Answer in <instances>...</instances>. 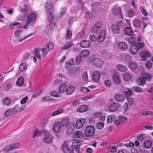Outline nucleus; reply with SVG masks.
<instances>
[{
    "instance_id": "obj_1",
    "label": "nucleus",
    "mask_w": 153,
    "mask_h": 153,
    "mask_svg": "<svg viewBox=\"0 0 153 153\" xmlns=\"http://www.w3.org/2000/svg\"><path fill=\"white\" fill-rule=\"evenodd\" d=\"M45 8L48 16L49 26L50 27L53 28L55 25L56 18V17L52 13L54 8L52 2L51 1H48L46 3Z\"/></svg>"
},
{
    "instance_id": "obj_2",
    "label": "nucleus",
    "mask_w": 153,
    "mask_h": 153,
    "mask_svg": "<svg viewBox=\"0 0 153 153\" xmlns=\"http://www.w3.org/2000/svg\"><path fill=\"white\" fill-rule=\"evenodd\" d=\"M36 14L34 12H30L27 14H25V24L22 26V28L26 29L27 26L34 23L36 21Z\"/></svg>"
},
{
    "instance_id": "obj_3",
    "label": "nucleus",
    "mask_w": 153,
    "mask_h": 153,
    "mask_svg": "<svg viewBox=\"0 0 153 153\" xmlns=\"http://www.w3.org/2000/svg\"><path fill=\"white\" fill-rule=\"evenodd\" d=\"M14 37L17 38V41L21 42L25 39L32 35V34L25 35L24 33L22 30H16L14 33Z\"/></svg>"
},
{
    "instance_id": "obj_4",
    "label": "nucleus",
    "mask_w": 153,
    "mask_h": 153,
    "mask_svg": "<svg viewBox=\"0 0 153 153\" xmlns=\"http://www.w3.org/2000/svg\"><path fill=\"white\" fill-rule=\"evenodd\" d=\"M144 46V44L142 43H135L130 47L129 49V52L132 54H134L137 53L139 49L143 48Z\"/></svg>"
},
{
    "instance_id": "obj_5",
    "label": "nucleus",
    "mask_w": 153,
    "mask_h": 153,
    "mask_svg": "<svg viewBox=\"0 0 153 153\" xmlns=\"http://www.w3.org/2000/svg\"><path fill=\"white\" fill-rule=\"evenodd\" d=\"M95 131V128L93 125H89L86 127L85 130V134L87 137L93 136Z\"/></svg>"
},
{
    "instance_id": "obj_6",
    "label": "nucleus",
    "mask_w": 153,
    "mask_h": 153,
    "mask_svg": "<svg viewBox=\"0 0 153 153\" xmlns=\"http://www.w3.org/2000/svg\"><path fill=\"white\" fill-rule=\"evenodd\" d=\"M102 26V23L99 22L96 23L91 28V31L93 33H97L101 28Z\"/></svg>"
},
{
    "instance_id": "obj_7",
    "label": "nucleus",
    "mask_w": 153,
    "mask_h": 153,
    "mask_svg": "<svg viewBox=\"0 0 153 153\" xmlns=\"http://www.w3.org/2000/svg\"><path fill=\"white\" fill-rule=\"evenodd\" d=\"M44 132L45 136L44 138V141L48 144L51 143L53 139V137L46 131H45Z\"/></svg>"
},
{
    "instance_id": "obj_8",
    "label": "nucleus",
    "mask_w": 153,
    "mask_h": 153,
    "mask_svg": "<svg viewBox=\"0 0 153 153\" xmlns=\"http://www.w3.org/2000/svg\"><path fill=\"white\" fill-rule=\"evenodd\" d=\"M106 32L105 30H102L100 32L97 36V41L99 42H102L105 39Z\"/></svg>"
},
{
    "instance_id": "obj_9",
    "label": "nucleus",
    "mask_w": 153,
    "mask_h": 153,
    "mask_svg": "<svg viewBox=\"0 0 153 153\" xmlns=\"http://www.w3.org/2000/svg\"><path fill=\"white\" fill-rule=\"evenodd\" d=\"M20 146V144L19 143H16L11 144L9 146H7L4 149V151H7L13 150L16 148H18Z\"/></svg>"
},
{
    "instance_id": "obj_10",
    "label": "nucleus",
    "mask_w": 153,
    "mask_h": 153,
    "mask_svg": "<svg viewBox=\"0 0 153 153\" xmlns=\"http://www.w3.org/2000/svg\"><path fill=\"white\" fill-rule=\"evenodd\" d=\"M65 131L68 134H71L74 130L75 127L74 124L72 123H70L66 126Z\"/></svg>"
},
{
    "instance_id": "obj_11",
    "label": "nucleus",
    "mask_w": 153,
    "mask_h": 153,
    "mask_svg": "<svg viewBox=\"0 0 153 153\" xmlns=\"http://www.w3.org/2000/svg\"><path fill=\"white\" fill-rule=\"evenodd\" d=\"M119 107V104L117 102L113 103L109 106V111L111 112H114L117 110Z\"/></svg>"
},
{
    "instance_id": "obj_12",
    "label": "nucleus",
    "mask_w": 153,
    "mask_h": 153,
    "mask_svg": "<svg viewBox=\"0 0 153 153\" xmlns=\"http://www.w3.org/2000/svg\"><path fill=\"white\" fill-rule=\"evenodd\" d=\"M85 121V119L84 118H81L76 121L75 124V127L78 129L81 128L83 126Z\"/></svg>"
},
{
    "instance_id": "obj_13",
    "label": "nucleus",
    "mask_w": 153,
    "mask_h": 153,
    "mask_svg": "<svg viewBox=\"0 0 153 153\" xmlns=\"http://www.w3.org/2000/svg\"><path fill=\"white\" fill-rule=\"evenodd\" d=\"M62 149L64 153H73L74 152L73 150L71 149L66 144L62 145Z\"/></svg>"
},
{
    "instance_id": "obj_14",
    "label": "nucleus",
    "mask_w": 153,
    "mask_h": 153,
    "mask_svg": "<svg viewBox=\"0 0 153 153\" xmlns=\"http://www.w3.org/2000/svg\"><path fill=\"white\" fill-rule=\"evenodd\" d=\"M140 54L141 55V60L143 61H146L147 60V57H149L151 56V53L149 51H147L145 52H141Z\"/></svg>"
},
{
    "instance_id": "obj_15",
    "label": "nucleus",
    "mask_w": 153,
    "mask_h": 153,
    "mask_svg": "<svg viewBox=\"0 0 153 153\" xmlns=\"http://www.w3.org/2000/svg\"><path fill=\"white\" fill-rule=\"evenodd\" d=\"M101 56L105 59H109L111 58V55L108 51L103 50L101 52Z\"/></svg>"
},
{
    "instance_id": "obj_16",
    "label": "nucleus",
    "mask_w": 153,
    "mask_h": 153,
    "mask_svg": "<svg viewBox=\"0 0 153 153\" xmlns=\"http://www.w3.org/2000/svg\"><path fill=\"white\" fill-rule=\"evenodd\" d=\"M118 46L119 48L123 51H124L128 48L127 44L123 42H120L118 44Z\"/></svg>"
},
{
    "instance_id": "obj_17",
    "label": "nucleus",
    "mask_w": 153,
    "mask_h": 153,
    "mask_svg": "<svg viewBox=\"0 0 153 153\" xmlns=\"http://www.w3.org/2000/svg\"><path fill=\"white\" fill-rule=\"evenodd\" d=\"M118 24V23L117 24H113L111 27L112 31L115 33H118L120 32V27Z\"/></svg>"
},
{
    "instance_id": "obj_18",
    "label": "nucleus",
    "mask_w": 153,
    "mask_h": 153,
    "mask_svg": "<svg viewBox=\"0 0 153 153\" xmlns=\"http://www.w3.org/2000/svg\"><path fill=\"white\" fill-rule=\"evenodd\" d=\"M91 45V42L89 40H83L82 41L80 44V46L83 48H88Z\"/></svg>"
},
{
    "instance_id": "obj_19",
    "label": "nucleus",
    "mask_w": 153,
    "mask_h": 153,
    "mask_svg": "<svg viewBox=\"0 0 153 153\" xmlns=\"http://www.w3.org/2000/svg\"><path fill=\"white\" fill-rule=\"evenodd\" d=\"M112 78L114 82L117 84H119L120 81V78L117 73H114L113 75Z\"/></svg>"
},
{
    "instance_id": "obj_20",
    "label": "nucleus",
    "mask_w": 153,
    "mask_h": 153,
    "mask_svg": "<svg viewBox=\"0 0 153 153\" xmlns=\"http://www.w3.org/2000/svg\"><path fill=\"white\" fill-rule=\"evenodd\" d=\"M133 26L135 27H140L141 25V22L138 18H135L132 21Z\"/></svg>"
},
{
    "instance_id": "obj_21",
    "label": "nucleus",
    "mask_w": 153,
    "mask_h": 153,
    "mask_svg": "<svg viewBox=\"0 0 153 153\" xmlns=\"http://www.w3.org/2000/svg\"><path fill=\"white\" fill-rule=\"evenodd\" d=\"M61 125L59 122L55 123L53 126V129L54 131L55 132H59L61 130Z\"/></svg>"
},
{
    "instance_id": "obj_22",
    "label": "nucleus",
    "mask_w": 153,
    "mask_h": 153,
    "mask_svg": "<svg viewBox=\"0 0 153 153\" xmlns=\"http://www.w3.org/2000/svg\"><path fill=\"white\" fill-rule=\"evenodd\" d=\"M115 99L117 101L122 102L125 100L126 98L124 95L121 94H118L116 95Z\"/></svg>"
},
{
    "instance_id": "obj_23",
    "label": "nucleus",
    "mask_w": 153,
    "mask_h": 153,
    "mask_svg": "<svg viewBox=\"0 0 153 153\" xmlns=\"http://www.w3.org/2000/svg\"><path fill=\"white\" fill-rule=\"evenodd\" d=\"M100 78V74L99 72L97 71H94L93 73V80L97 82L98 81Z\"/></svg>"
},
{
    "instance_id": "obj_24",
    "label": "nucleus",
    "mask_w": 153,
    "mask_h": 153,
    "mask_svg": "<svg viewBox=\"0 0 153 153\" xmlns=\"http://www.w3.org/2000/svg\"><path fill=\"white\" fill-rule=\"evenodd\" d=\"M61 126L63 127L67 126L69 123V119L66 117L62 118L60 123Z\"/></svg>"
},
{
    "instance_id": "obj_25",
    "label": "nucleus",
    "mask_w": 153,
    "mask_h": 153,
    "mask_svg": "<svg viewBox=\"0 0 153 153\" xmlns=\"http://www.w3.org/2000/svg\"><path fill=\"white\" fill-rule=\"evenodd\" d=\"M94 64L96 66L100 67L103 65V62L101 59L99 58H96L94 60Z\"/></svg>"
},
{
    "instance_id": "obj_26",
    "label": "nucleus",
    "mask_w": 153,
    "mask_h": 153,
    "mask_svg": "<svg viewBox=\"0 0 153 153\" xmlns=\"http://www.w3.org/2000/svg\"><path fill=\"white\" fill-rule=\"evenodd\" d=\"M88 109L87 105H83L79 106L77 109V112L82 113L86 111Z\"/></svg>"
},
{
    "instance_id": "obj_27",
    "label": "nucleus",
    "mask_w": 153,
    "mask_h": 153,
    "mask_svg": "<svg viewBox=\"0 0 153 153\" xmlns=\"http://www.w3.org/2000/svg\"><path fill=\"white\" fill-rule=\"evenodd\" d=\"M112 13L114 15L117 16L121 14V10L118 7H114L112 10Z\"/></svg>"
},
{
    "instance_id": "obj_28",
    "label": "nucleus",
    "mask_w": 153,
    "mask_h": 153,
    "mask_svg": "<svg viewBox=\"0 0 153 153\" xmlns=\"http://www.w3.org/2000/svg\"><path fill=\"white\" fill-rule=\"evenodd\" d=\"M63 111V109L62 108H61L60 109H57L55 111L50 113L49 114L50 116H54L56 115L62 113Z\"/></svg>"
},
{
    "instance_id": "obj_29",
    "label": "nucleus",
    "mask_w": 153,
    "mask_h": 153,
    "mask_svg": "<svg viewBox=\"0 0 153 153\" xmlns=\"http://www.w3.org/2000/svg\"><path fill=\"white\" fill-rule=\"evenodd\" d=\"M117 69L120 71L124 72L127 71V68L123 65H118L116 66Z\"/></svg>"
},
{
    "instance_id": "obj_30",
    "label": "nucleus",
    "mask_w": 153,
    "mask_h": 153,
    "mask_svg": "<svg viewBox=\"0 0 153 153\" xmlns=\"http://www.w3.org/2000/svg\"><path fill=\"white\" fill-rule=\"evenodd\" d=\"M75 90V88L73 86L68 87L66 90V93L68 95L72 94Z\"/></svg>"
},
{
    "instance_id": "obj_31",
    "label": "nucleus",
    "mask_w": 153,
    "mask_h": 153,
    "mask_svg": "<svg viewBox=\"0 0 153 153\" xmlns=\"http://www.w3.org/2000/svg\"><path fill=\"white\" fill-rule=\"evenodd\" d=\"M144 146L147 149L150 148L152 146V142L150 140H146L144 142Z\"/></svg>"
},
{
    "instance_id": "obj_32",
    "label": "nucleus",
    "mask_w": 153,
    "mask_h": 153,
    "mask_svg": "<svg viewBox=\"0 0 153 153\" xmlns=\"http://www.w3.org/2000/svg\"><path fill=\"white\" fill-rule=\"evenodd\" d=\"M137 82L138 85H143L145 83V79L144 78V77L141 76L137 79Z\"/></svg>"
},
{
    "instance_id": "obj_33",
    "label": "nucleus",
    "mask_w": 153,
    "mask_h": 153,
    "mask_svg": "<svg viewBox=\"0 0 153 153\" xmlns=\"http://www.w3.org/2000/svg\"><path fill=\"white\" fill-rule=\"evenodd\" d=\"M14 112V109L12 108L6 111L5 112L4 115L6 117H8L13 114Z\"/></svg>"
},
{
    "instance_id": "obj_34",
    "label": "nucleus",
    "mask_w": 153,
    "mask_h": 153,
    "mask_svg": "<svg viewBox=\"0 0 153 153\" xmlns=\"http://www.w3.org/2000/svg\"><path fill=\"white\" fill-rule=\"evenodd\" d=\"M2 102L4 105L8 106L10 104L11 100L9 98L6 97L3 99Z\"/></svg>"
},
{
    "instance_id": "obj_35",
    "label": "nucleus",
    "mask_w": 153,
    "mask_h": 153,
    "mask_svg": "<svg viewBox=\"0 0 153 153\" xmlns=\"http://www.w3.org/2000/svg\"><path fill=\"white\" fill-rule=\"evenodd\" d=\"M123 78L125 80L129 81L131 79V76L129 73L126 72L123 74Z\"/></svg>"
},
{
    "instance_id": "obj_36",
    "label": "nucleus",
    "mask_w": 153,
    "mask_h": 153,
    "mask_svg": "<svg viewBox=\"0 0 153 153\" xmlns=\"http://www.w3.org/2000/svg\"><path fill=\"white\" fill-rule=\"evenodd\" d=\"M124 31L126 35L130 36L133 35V32L132 30L129 27L126 28Z\"/></svg>"
},
{
    "instance_id": "obj_37",
    "label": "nucleus",
    "mask_w": 153,
    "mask_h": 153,
    "mask_svg": "<svg viewBox=\"0 0 153 153\" xmlns=\"http://www.w3.org/2000/svg\"><path fill=\"white\" fill-rule=\"evenodd\" d=\"M24 79L23 77H20L18 79L16 82V85L18 86H22L24 82Z\"/></svg>"
},
{
    "instance_id": "obj_38",
    "label": "nucleus",
    "mask_w": 153,
    "mask_h": 153,
    "mask_svg": "<svg viewBox=\"0 0 153 153\" xmlns=\"http://www.w3.org/2000/svg\"><path fill=\"white\" fill-rule=\"evenodd\" d=\"M90 53L89 51L87 49H85L82 50L81 52V56L84 57H87Z\"/></svg>"
},
{
    "instance_id": "obj_39",
    "label": "nucleus",
    "mask_w": 153,
    "mask_h": 153,
    "mask_svg": "<svg viewBox=\"0 0 153 153\" xmlns=\"http://www.w3.org/2000/svg\"><path fill=\"white\" fill-rule=\"evenodd\" d=\"M126 97L131 96L132 93V91L129 88H126L124 91Z\"/></svg>"
},
{
    "instance_id": "obj_40",
    "label": "nucleus",
    "mask_w": 153,
    "mask_h": 153,
    "mask_svg": "<svg viewBox=\"0 0 153 153\" xmlns=\"http://www.w3.org/2000/svg\"><path fill=\"white\" fill-rule=\"evenodd\" d=\"M66 88V85L64 84L61 85L59 87V93L61 94L65 91Z\"/></svg>"
},
{
    "instance_id": "obj_41",
    "label": "nucleus",
    "mask_w": 153,
    "mask_h": 153,
    "mask_svg": "<svg viewBox=\"0 0 153 153\" xmlns=\"http://www.w3.org/2000/svg\"><path fill=\"white\" fill-rule=\"evenodd\" d=\"M128 66L131 69H134L137 67V65L136 63L132 62H130L128 63Z\"/></svg>"
},
{
    "instance_id": "obj_42",
    "label": "nucleus",
    "mask_w": 153,
    "mask_h": 153,
    "mask_svg": "<svg viewBox=\"0 0 153 153\" xmlns=\"http://www.w3.org/2000/svg\"><path fill=\"white\" fill-rule=\"evenodd\" d=\"M74 136L78 138H81L83 137V134L80 131H76L74 133Z\"/></svg>"
},
{
    "instance_id": "obj_43",
    "label": "nucleus",
    "mask_w": 153,
    "mask_h": 153,
    "mask_svg": "<svg viewBox=\"0 0 153 153\" xmlns=\"http://www.w3.org/2000/svg\"><path fill=\"white\" fill-rule=\"evenodd\" d=\"M41 51H42V57H44L45 55L51 51L49 48L47 47H45L43 48H41Z\"/></svg>"
},
{
    "instance_id": "obj_44",
    "label": "nucleus",
    "mask_w": 153,
    "mask_h": 153,
    "mask_svg": "<svg viewBox=\"0 0 153 153\" xmlns=\"http://www.w3.org/2000/svg\"><path fill=\"white\" fill-rule=\"evenodd\" d=\"M115 116L114 115H111L107 117V121L108 123H111L115 119Z\"/></svg>"
},
{
    "instance_id": "obj_45",
    "label": "nucleus",
    "mask_w": 153,
    "mask_h": 153,
    "mask_svg": "<svg viewBox=\"0 0 153 153\" xmlns=\"http://www.w3.org/2000/svg\"><path fill=\"white\" fill-rule=\"evenodd\" d=\"M73 45L71 42H68L64 45L61 48L62 50H65L68 49Z\"/></svg>"
},
{
    "instance_id": "obj_46",
    "label": "nucleus",
    "mask_w": 153,
    "mask_h": 153,
    "mask_svg": "<svg viewBox=\"0 0 153 153\" xmlns=\"http://www.w3.org/2000/svg\"><path fill=\"white\" fill-rule=\"evenodd\" d=\"M27 69V68L25 64L22 63L19 66V70L20 71H23Z\"/></svg>"
},
{
    "instance_id": "obj_47",
    "label": "nucleus",
    "mask_w": 153,
    "mask_h": 153,
    "mask_svg": "<svg viewBox=\"0 0 153 153\" xmlns=\"http://www.w3.org/2000/svg\"><path fill=\"white\" fill-rule=\"evenodd\" d=\"M59 93V92H58L55 91H53L50 92V94L52 96L59 97H60V96Z\"/></svg>"
},
{
    "instance_id": "obj_48",
    "label": "nucleus",
    "mask_w": 153,
    "mask_h": 153,
    "mask_svg": "<svg viewBox=\"0 0 153 153\" xmlns=\"http://www.w3.org/2000/svg\"><path fill=\"white\" fill-rule=\"evenodd\" d=\"M104 123L102 122H99L97 123L96 127L98 129H100L102 128L104 126Z\"/></svg>"
},
{
    "instance_id": "obj_49",
    "label": "nucleus",
    "mask_w": 153,
    "mask_h": 153,
    "mask_svg": "<svg viewBox=\"0 0 153 153\" xmlns=\"http://www.w3.org/2000/svg\"><path fill=\"white\" fill-rule=\"evenodd\" d=\"M42 131L38 129H36L34 131V135L33 136V138H34L36 137V136L40 135L42 134Z\"/></svg>"
},
{
    "instance_id": "obj_50",
    "label": "nucleus",
    "mask_w": 153,
    "mask_h": 153,
    "mask_svg": "<svg viewBox=\"0 0 153 153\" xmlns=\"http://www.w3.org/2000/svg\"><path fill=\"white\" fill-rule=\"evenodd\" d=\"M133 91L137 92H141L143 91V89L140 87H135L132 88Z\"/></svg>"
},
{
    "instance_id": "obj_51",
    "label": "nucleus",
    "mask_w": 153,
    "mask_h": 153,
    "mask_svg": "<svg viewBox=\"0 0 153 153\" xmlns=\"http://www.w3.org/2000/svg\"><path fill=\"white\" fill-rule=\"evenodd\" d=\"M142 76L144 77V78L145 79L147 80L150 79L152 77V76L151 75L147 73H145L143 74Z\"/></svg>"
},
{
    "instance_id": "obj_52",
    "label": "nucleus",
    "mask_w": 153,
    "mask_h": 153,
    "mask_svg": "<svg viewBox=\"0 0 153 153\" xmlns=\"http://www.w3.org/2000/svg\"><path fill=\"white\" fill-rule=\"evenodd\" d=\"M140 10L141 13L145 16L148 15V13L147 11L145 10L142 6H140Z\"/></svg>"
},
{
    "instance_id": "obj_53",
    "label": "nucleus",
    "mask_w": 153,
    "mask_h": 153,
    "mask_svg": "<svg viewBox=\"0 0 153 153\" xmlns=\"http://www.w3.org/2000/svg\"><path fill=\"white\" fill-rule=\"evenodd\" d=\"M95 56L94 55H91L89 56L87 59V61L88 62H94V60L96 59Z\"/></svg>"
},
{
    "instance_id": "obj_54",
    "label": "nucleus",
    "mask_w": 153,
    "mask_h": 153,
    "mask_svg": "<svg viewBox=\"0 0 153 153\" xmlns=\"http://www.w3.org/2000/svg\"><path fill=\"white\" fill-rule=\"evenodd\" d=\"M141 114L143 116L153 115V111H144L141 113Z\"/></svg>"
},
{
    "instance_id": "obj_55",
    "label": "nucleus",
    "mask_w": 153,
    "mask_h": 153,
    "mask_svg": "<svg viewBox=\"0 0 153 153\" xmlns=\"http://www.w3.org/2000/svg\"><path fill=\"white\" fill-rule=\"evenodd\" d=\"M82 56H77L75 58L76 64L77 65H79L81 63V61Z\"/></svg>"
},
{
    "instance_id": "obj_56",
    "label": "nucleus",
    "mask_w": 153,
    "mask_h": 153,
    "mask_svg": "<svg viewBox=\"0 0 153 153\" xmlns=\"http://www.w3.org/2000/svg\"><path fill=\"white\" fill-rule=\"evenodd\" d=\"M146 137V136L145 134H139L137 136V138L140 141H142Z\"/></svg>"
},
{
    "instance_id": "obj_57",
    "label": "nucleus",
    "mask_w": 153,
    "mask_h": 153,
    "mask_svg": "<svg viewBox=\"0 0 153 153\" xmlns=\"http://www.w3.org/2000/svg\"><path fill=\"white\" fill-rule=\"evenodd\" d=\"M46 47L50 50H51L53 48V44L52 42H50L46 44Z\"/></svg>"
},
{
    "instance_id": "obj_58",
    "label": "nucleus",
    "mask_w": 153,
    "mask_h": 153,
    "mask_svg": "<svg viewBox=\"0 0 153 153\" xmlns=\"http://www.w3.org/2000/svg\"><path fill=\"white\" fill-rule=\"evenodd\" d=\"M134 12L132 10H130L128 12V17H131L134 16Z\"/></svg>"
},
{
    "instance_id": "obj_59",
    "label": "nucleus",
    "mask_w": 153,
    "mask_h": 153,
    "mask_svg": "<svg viewBox=\"0 0 153 153\" xmlns=\"http://www.w3.org/2000/svg\"><path fill=\"white\" fill-rule=\"evenodd\" d=\"M52 98L49 96H45L42 98V101L45 102H49L52 100Z\"/></svg>"
},
{
    "instance_id": "obj_60",
    "label": "nucleus",
    "mask_w": 153,
    "mask_h": 153,
    "mask_svg": "<svg viewBox=\"0 0 153 153\" xmlns=\"http://www.w3.org/2000/svg\"><path fill=\"white\" fill-rule=\"evenodd\" d=\"M72 36V33L71 31L68 30L65 34V38L66 39H69L70 37Z\"/></svg>"
},
{
    "instance_id": "obj_61",
    "label": "nucleus",
    "mask_w": 153,
    "mask_h": 153,
    "mask_svg": "<svg viewBox=\"0 0 153 153\" xmlns=\"http://www.w3.org/2000/svg\"><path fill=\"white\" fill-rule=\"evenodd\" d=\"M118 118L120 120L121 123H124L126 121L127 118L124 116H120Z\"/></svg>"
},
{
    "instance_id": "obj_62",
    "label": "nucleus",
    "mask_w": 153,
    "mask_h": 153,
    "mask_svg": "<svg viewBox=\"0 0 153 153\" xmlns=\"http://www.w3.org/2000/svg\"><path fill=\"white\" fill-rule=\"evenodd\" d=\"M35 51L36 52V53H35V54L38 59H40L41 57L39 54V52L40 51L39 49H35Z\"/></svg>"
},
{
    "instance_id": "obj_63",
    "label": "nucleus",
    "mask_w": 153,
    "mask_h": 153,
    "mask_svg": "<svg viewBox=\"0 0 153 153\" xmlns=\"http://www.w3.org/2000/svg\"><path fill=\"white\" fill-rule=\"evenodd\" d=\"M81 103V101L79 100H76L73 102V105L74 106H76L79 105Z\"/></svg>"
},
{
    "instance_id": "obj_64",
    "label": "nucleus",
    "mask_w": 153,
    "mask_h": 153,
    "mask_svg": "<svg viewBox=\"0 0 153 153\" xmlns=\"http://www.w3.org/2000/svg\"><path fill=\"white\" fill-rule=\"evenodd\" d=\"M30 55L28 53H25L23 56V60L24 62H26L29 59Z\"/></svg>"
}]
</instances>
